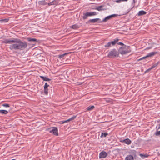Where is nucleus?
Returning <instances> with one entry per match:
<instances>
[{"instance_id": "nucleus-25", "label": "nucleus", "mask_w": 160, "mask_h": 160, "mask_svg": "<svg viewBox=\"0 0 160 160\" xmlns=\"http://www.w3.org/2000/svg\"><path fill=\"white\" fill-rule=\"evenodd\" d=\"M108 134V133L107 132H102L100 137L101 138L103 137H106Z\"/></svg>"}, {"instance_id": "nucleus-23", "label": "nucleus", "mask_w": 160, "mask_h": 160, "mask_svg": "<svg viewBox=\"0 0 160 160\" xmlns=\"http://www.w3.org/2000/svg\"><path fill=\"white\" fill-rule=\"evenodd\" d=\"M159 63H160V61H158L157 63L153 64L152 66L151 67V68L152 69L154 68L157 67Z\"/></svg>"}, {"instance_id": "nucleus-31", "label": "nucleus", "mask_w": 160, "mask_h": 160, "mask_svg": "<svg viewBox=\"0 0 160 160\" xmlns=\"http://www.w3.org/2000/svg\"><path fill=\"white\" fill-rule=\"evenodd\" d=\"M156 136H160V131H157L154 134Z\"/></svg>"}, {"instance_id": "nucleus-3", "label": "nucleus", "mask_w": 160, "mask_h": 160, "mask_svg": "<svg viewBox=\"0 0 160 160\" xmlns=\"http://www.w3.org/2000/svg\"><path fill=\"white\" fill-rule=\"evenodd\" d=\"M120 40L119 39L116 38L114 40V41L109 42L106 43L104 45V47L106 49H109L112 46H114Z\"/></svg>"}, {"instance_id": "nucleus-41", "label": "nucleus", "mask_w": 160, "mask_h": 160, "mask_svg": "<svg viewBox=\"0 0 160 160\" xmlns=\"http://www.w3.org/2000/svg\"><path fill=\"white\" fill-rule=\"evenodd\" d=\"M11 160H16L15 159H12Z\"/></svg>"}, {"instance_id": "nucleus-11", "label": "nucleus", "mask_w": 160, "mask_h": 160, "mask_svg": "<svg viewBox=\"0 0 160 160\" xmlns=\"http://www.w3.org/2000/svg\"><path fill=\"white\" fill-rule=\"evenodd\" d=\"M107 153L104 151H102L99 153V158H105L107 157Z\"/></svg>"}, {"instance_id": "nucleus-30", "label": "nucleus", "mask_w": 160, "mask_h": 160, "mask_svg": "<svg viewBox=\"0 0 160 160\" xmlns=\"http://www.w3.org/2000/svg\"><path fill=\"white\" fill-rule=\"evenodd\" d=\"M140 156L142 157H143L144 158L148 157V155L144 154H140Z\"/></svg>"}, {"instance_id": "nucleus-33", "label": "nucleus", "mask_w": 160, "mask_h": 160, "mask_svg": "<svg viewBox=\"0 0 160 160\" xmlns=\"http://www.w3.org/2000/svg\"><path fill=\"white\" fill-rule=\"evenodd\" d=\"M137 2V0H133V2L132 3V5L133 6V8L134 7L135 4Z\"/></svg>"}, {"instance_id": "nucleus-40", "label": "nucleus", "mask_w": 160, "mask_h": 160, "mask_svg": "<svg viewBox=\"0 0 160 160\" xmlns=\"http://www.w3.org/2000/svg\"><path fill=\"white\" fill-rule=\"evenodd\" d=\"M124 0V2H125V1H126H126H128V0Z\"/></svg>"}, {"instance_id": "nucleus-14", "label": "nucleus", "mask_w": 160, "mask_h": 160, "mask_svg": "<svg viewBox=\"0 0 160 160\" xmlns=\"http://www.w3.org/2000/svg\"><path fill=\"white\" fill-rule=\"evenodd\" d=\"M58 2L57 0H54L50 3H48V6H50L51 5H57L58 4Z\"/></svg>"}, {"instance_id": "nucleus-10", "label": "nucleus", "mask_w": 160, "mask_h": 160, "mask_svg": "<svg viewBox=\"0 0 160 160\" xmlns=\"http://www.w3.org/2000/svg\"><path fill=\"white\" fill-rule=\"evenodd\" d=\"M49 86V85L48 84L47 82L45 83L44 86V92L45 95H47L48 94V87Z\"/></svg>"}, {"instance_id": "nucleus-34", "label": "nucleus", "mask_w": 160, "mask_h": 160, "mask_svg": "<svg viewBox=\"0 0 160 160\" xmlns=\"http://www.w3.org/2000/svg\"><path fill=\"white\" fill-rule=\"evenodd\" d=\"M122 2H124L123 0H116V2L117 3H120Z\"/></svg>"}, {"instance_id": "nucleus-26", "label": "nucleus", "mask_w": 160, "mask_h": 160, "mask_svg": "<svg viewBox=\"0 0 160 160\" xmlns=\"http://www.w3.org/2000/svg\"><path fill=\"white\" fill-rule=\"evenodd\" d=\"M2 106L6 108H9L10 107V104L8 103H4L2 104Z\"/></svg>"}, {"instance_id": "nucleus-1", "label": "nucleus", "mask_w": 160, "mask_h": 160, "mask_svg": "<svg viewBox=\"0 0 160 160\" xmlns=\"http://www.w3.org/2000/svg\"><path fill=\"white\" fill-rule=\"evenodd\" d=\"M2 42L6 44H11L9 47L11 50H22L25 49L28 46V44L26 42H23L18 38H13L12 40L4 39L2 41Z\"/></svg>"}, {"instance_id": "nucleus-32", "label": "nucleus", "mask_w": 160, "mask_h": 160, "mask_svg": "<svg viewBox=\"0 0 160 160\" xmlns=\"http://www.w3.org/2000/svg\"><path fill=\"white\" fill-rule=\"evenodd\" d=\"M96 21L98 23H102L104 22L103 21V20L101 21L100 18H96Z\"/></svg>"}, {"instance_id": "nucleus-4", "label": "nucleus", "mask_w": 160, "mask_h": 160, "mask_svg": "<svg viewBox=\"0 0 160 160\" xmlns=\"http://www.w3.org/2000/svg\"><path fill=\"white\" fill-rule=\"evenodd\" d=\"M97 13L96 12H87L86 13H84L83 14V16L82 18L83 19L85 20L88 17H90L92 16H95L97 15Z\"/></svg>"}, {"instance_id": "nucleus-36", "label": "nucleus", "mask_w": 160, "mask_h": 160, "mask_svg": "<svg viewBox=\"0 0 160 160\" xmlns=\"http://www.w3.org/2000/svg\"><path fill=\"white\" fill-rule=\"evenodd\" d=\"M59 122L60 124H63L65 123L64 121H61Z\"/></svg>"}, {"instance_id": "nucleus-7", "label": "nucleus", "mask_w": 160, "mask_h": 160, "mask_svg": "<svg viewBox=\"0 0 160 160\" xmlns=\"http://www.w3.org/2000/svg\"><path fill=\"white\" fill-rule=\"evenodd\" d=\"M126 47H120L118 50V52L119 53L123 55L126 54L130 52H131L130 49L128 50H124V49L126 48Z\"/></svg>"}, {"instance_id": "nucleus-37", "label": "nucleus", "mask_w": 160, "mask_h": 160, "mask_svg": "<svg viewBox=\"0 0 160 160\" xmlns=\"http://www.w3.org/2000/svg\"><path fill=\"white\" fill-rule=\"evenodd\" d=\"M64 122H65V123H67V122H69V121H68V119L66 120H64Z\"/></svg>"}, {"instance_id": "nucleus-16", "label": "nucleus", "mask_w": 160, "mask_h": 160, "mask_svg": "<svg viewBox=\"0 0 160 160\" xmlns=\"http://www.w3.org/2000/svg\"><path fill=\"white\" fill-rule=\"evenodd\" d=\"M40 77L42 79L43 81H49L51 80V79L48 78L47 77H44L42 76H40Z\"/></svg>"}, {"instance_id": "nucleus-24", "label": "nucleus", "mask_w": 160, "mask_h": 160, "mask_svg": "<svg viewBox=\"0 0 160 160\" xmlns=\"http://www.w3.org/2000/svg\"><path fill=\"white\" fill-rule=\"evenodd\" d=\"M69 53H66L63 54L62 55H58V58L59 59H61L62 58H63L64 57H65L67 54H68Z\"/></svg>"}, {"instance_id": "nucleus-19", "label": "nucleus", "mask_w": 160, "mask_h": 160, "mask_svg": "<svg viewBox=\"0 0 160 160\" xmlns=\"http://www.w3.org/2000/svg\"><path fill=\"white\" fill-rule=\"evenodd\" d=\"M80 28L79 26L76 24L72 25L70 26V28L73 29H77Z\"/></svg>"}, {"instance_id": "nucleus-5", "label": "nucleus", "mask_w": 160, "mask_h": 160, "mask_svg": "<svg viewBox=\"0 0 160 160\" xmlns=\"http://www.w3.org/2000/svg\"><path fill=\"white\" fill-rule=\"evenodd\" d=\"M48 130L50 133H52L53 135L56 136L58 135V128L57 127H51L48 128Z\"/></svg>"}, {"instance_id": "nucleus-6", "label": "nucleus", "mask_w": 160, "mask_h": 160, "mask_svg": "<svg viewBox=\"0 0 160 160\" xmlns=\"http://www.w3.org/2000/svg\"><path fill=\"white\" fill-rule=\"evenodd\" d=\"M158 52H152L150 53H148L146 56L141 58L140 59L138 60V61H139L140 60L146 59L148 58H151L153 57L155 55L157 54Z\"/></svg>"}, {"instance_id": "nucleus-20", "label": "nucleus", "mask_w": 160, "mask_h": 160, "mask_svg": "<svg viewBox=\"0 0 160 160\" xmlns=\"http://www.w3.org/2000/svg\"><path fill=\"white\" fill-rule=\"evenodd\" d=\"M95 108V107L93 105L92 106H90L89 107H88L86 109L87 111H92Z\"/></svg>"}, {"instance_id": "nucleus-13", "label": "nucleus", "mask_w": 160, "mask_h": 160, "mask_svg": "<svg viewBox=\"0 0 160 160\" xmlns=\"http://www.w3.org/2000/svg\"><path fill=\"white\" fill-rule=\"evenodd\" d=\"M120 142L128 145L130 144L132 142L131 140L129 138H126L122 141H121Z\"/></svg>"}, {"instance_id": "nucleus-21", "label": "nucleus", "mask_w": 160, "mask_h": 160, "mask_svg": "<svg viewBox=\"0 0 160 160\" xmlns=\"http://www.w3.org/2000/svg\"><path fill=\"white\" fill-rule=\"evenodd\" d=\"M96 22H97V21H96V18H95V19H91L89 20H88L86 22V23L87 24V23H96Z\"/></svg>"}, {"instance_id": "nucleus-39", "label": "nucleus", "mask_w": 160, "mask_h": 160, "mask_svg": "<svg viewBox=\"0 0 160 160\" xmlns=\"http://www.w3.org/2000/svg\"><path fill=\"white\" fill-rule=\"evenodd\" d=\"M106 101L107 102H110V100L108 99V100H106Z\"/></svg>"}, {"instance_id": "nucleus-29", "label": "nucleus", "mask_w": 160, "mask_h": 160, "mask_svg": "<svg viewBox=\"0 0 160 160\" xmlns=\"http://www.w3.org/2000/svg\"><path fill=\"white\" fill-rule=\"evenodd\" d=\"M117 43L118 44V45L122 46V47H127L126 45L124 44L123 43L121 42H118Z\"/></svg>"}, {"instance_id": "nucleus-9", "label": "nucleus", "mask_w": 160, "mask_h": 160, "mask_svg": "<svg viewBox=\"0 0 160 160\" xmlns=\"http://www.w3.org/2000/svg\"><path fill=\"white\" fill-rule=\"evenodd\" d=\"M118 16L117 14H113L110 15H109L106 17L103 20V21L104 22H107L108 20L112 18L116 17Z\"/></svg>"}, {"instance_id": "nucleus-17", "label": "nucleus", "mask_w": 160, "mask_h": 160, "mask_svg": "<svg viewBox=\"0 0 160 160\" xmlns=\"http://www.w3.org/2000/svg\"><path fill=\"white\" fill-rule=\"evenodd\" d=\"M146 14V12L143 10L139 11L138 13L137 14L138 16H140L145 15Z\"/></svg>"}, {"instance_id": "nucleus-27", "label": "nucleus", "mask_w": 160, "mask_h": 160, "mask_svg": "<svg viewBox=\"0 0 160 160\" xmlns=\"http://www.w3.org/2000/svg\"><path fill=\"white\" fill-rule=\"evenodd\" d=\"M8 19H4L0 20V22L1 23H2L7 22H8Z\"/></svg>"}, {"instance_id": "nucleus-28", "label": "nucleus", "mask_w": 160, "mask_h": 160, "mask_svg": "<svg viewBox=\"0 0 160 160\" xmlns=\"http://www.w3.org/2000/svg\"><path fill=\"white\" fill-rule=\"evenodd\" d=\"M76 118V116L73 115L72 117L68 119L69 122L74 120Z\"/></svg>"}, {"instance_id": "nucleus-38", "label": "nucleus", "mask_w": 160, "mask_h": 160, "mask_svg": "<svg viewBox=\"0 0 160 160\" xmlns=\"http://www.w3.org/2000/svg\"><path fill=\"white\" fill-rule=\"evenodd\" d=\"M158 125H159V127H158V130L159 129H160V124H158Z\"/></svg>"}, {"instance_id": "nucleus-2", "label": "nucleus", "mask_w": 160, "mask_h": 160, "mask_svg": "<svg viewBox=\"0 0 160 160\" xmlns=\"http://www.w3.org/2000/svg\"><path fill=\"white\" fill-rule=\"evenodd\" d=\"M119 55V52L116 49H113L110 51L107 56V57L110 58H114L118 57Z\"/></svg>"}, {"instance_id": "nucleus-35", "label": "nucleus", "mask_w": 160, "mask_h": 160, "mask_svg": "<svg viewBox=\"0 0 160 160\" xmlns=\"http://www.w3.org/2000/svg\"><path fill=\"white\" fill-rule=\"evenodd\" d=\"M151 69H152L151 68H149V69H148L145 72V73H147V72H149L150 71Z\"/></svg>"}, {"instance_id": "nucleus-8", "label": "nucleus", "mask_w": 160, "mask_h": 160, "mask_svg": "<svg viewBox=\"0 0 160 160\" xmlns=\"http://www.w3.org/2000/svg\"><path fill=\"white\" fill-rule=\"evenodd\" d=\"M130 153L132 155H128L125 158V160H134L133 155L136 156V151L135 150H132L131 151Z\"/></svg>"}, {"instance_id": "nucleus-12", "label": "nucleus", "mask_w": 160, "mask_h": 160, "mask_svg": "<svg viewBox=\"0 0 160 160\" xmlns=\"http://www.w3.org/2000/svg\"><path fill=\"white\" fill-rule=\"evenodd\" d=\"M103 6H100L96 7L93 8V9L97 10L99 11H102V10H106V8H103Z\"/></svg>"}, {"instance_id": "nucleus-22", "label": "nucleus", "mask_w": 160, "mask_h": 160, "mask_svg": "<svg viewBox=\"0 0 160 160\" xmlns=\"http://www.w3.org/2000/svg\"><path fill=\"white\" fill-rule=\"evenodd\" d=\"M8 112V111L7 110H0V113L2 114V115L7 114Z\"/></svg>"}, {"instance_id": "nucleus-15", "label": "nucleus", "mask_w": 160, "mask_h": 160, "mask_svg": "<svg viewBox=\"0 0 160 160\" xmlns=\"http://www.w3.org/2000/svg\"><path fill=\"white\" fill-rule=\"evenodd\" d=\"M27 40L28 42H34L35 43H36V42H38V40L35 38H28Z\"/></svg>"}, {"instance_id": "nucleus-18", "label": "nucleus", "mask_w": 160, "mask_h": 160, "mask_svg": "<svg viewBox=\"0 0 160 160\" xmlns=\"http://www.w3.org/2000/svg\"><path fill=\"white\" fill-rule=\"evenodd\" d=\"M38 4L40 5H45L48 4V3L45 2V0L39 1L38 2Z\"/></svg>"}]
</instances>
